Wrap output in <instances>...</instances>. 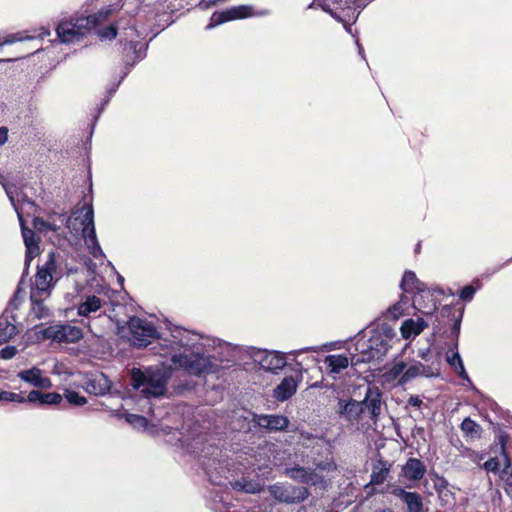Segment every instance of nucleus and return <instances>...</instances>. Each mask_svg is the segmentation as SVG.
Listing matches in <instances>:
<instances>
[{
  "instance_id": "f257e3e1",
  "label": "nucleus",
  "mask_w": 512,
  "mask_h": 512,
  "mask_svg": "<svg viewBox=\"0 0 512 512\" xmlns=\"http://www.w3.org/2000/svg\"><path fill=\"white\" fill-rule=\"evenodd\" d=\"M208 335L175 326L170 337L160 339L161 354L170 357L171 362L190 375L205 378L218 371V365L205 355Z\"/></svg>"
},
{
  "instance_id": "f03ea898",
  "label": "nucleus",
  "mask_w": 512,
  "mask_h": 512,
  "mask_svg": "<svg viewBox=\"0 0 512 512\" xmlns=\"http://www.w3.org/2000/svg\"><path fill=\"white\" fill-rule=\"evenodd\" d=\"M183 444L187 446L189 453L199 458L200 464L207 474L211 483L217 487L209 492L210 509L214 512H231L229 493L221 488V475L225 472L226 465L221 459L222 450L211 443H208L207 433H194L184 436Z\"/></svg>"
},
{
  "instance_id": "7ed1b4c3",
  "label": "nucleus",
  "mask_w": 512,
  "mask_h": 512,
  "mask_svg": "<svg viewBox=\"0 0 512 512\" xmlns=\"http://www.w3.org/2000/svg\"><path fill=\"white\" fill-rule=\"evenodd\" d=\"M49 224L50 231L59 232L65 227L71 234L81 235L88 252L94 258L105 257L96 235L92 203L76 207L70 216L66 213L53 212L49 215Z\"/></svg>"
},
{
  "instance_id": "20e7f679",
  "label": "nucleus",
  "mask_w": 512,
  "mask_h": 512,
  "mask_svg": "<svg viewBox=\"0 0 512 512\" xmlns=\"http://www.w3.org/2000/svg\"><path fill=\"white\" fill-rule=\"evenodd\" d=\"M112 11L113 9L109 6L92 15H74L61 19L56 27L60 42L66 44L80 42L100 22L105 21Z\"/></svg>"
},
{
  "instance_id": "39448f33",
  "label": "nucleus",
  "mask_w": 512,
  "mask_h": 512,
  "mask_svg": "<svg viewBox=\"0 0 512 512\" xmlns=\"http://www.w3.org/2000/svg\"><path fill=\"white\" fill-rule=\"evenodd\" d=\"M170 372L162 367L150 366L145 369L132 368L130 385L144 398H159L166 394Z\"/></svg>"
},
{
  "instance_id": "423d86ee",
  "label": "nucleus",
  "mask_w": 512,
  "mask_h": 512,
  "mask_svg": "<svg viewBox=\"0 0 512 512\" xmlns=\"http://www.w3.org/2000/svg\"><path fill=\"white\" fill-rule=\"evenodd\" d=\"M77 268L68 267L64 261L63 255L55 251H50L43 265H38L35 275V283L31 288L33 297L38 295H50L54 284L66 273L73 274Z\"/></svg>"
},
{
  "instance_id": "0eeeda50",
  "label": "nucleus",
  "mask_w": 512,
  "mask_h": 512,
  "mask_svg": "<svg viewBox=\"0 0 512 512\" xmlns=\"http://www.w3.org/2000/svg\"><path fill=\"white\" fill-rule=\"evenodd\" d=\"M400 288L407 293H416L413 298V305L424 315H432L438 309V301L434 298V293H438L439 295L444 294L442 288H428L411 270L404 272L400 282Z\"/></svg>"
},
{
  "instance_id": "6e6552de",
  "label": "nucleus",
  "mask_w": 512,
  "mask_h": 512,
  "mask_svg": "<svg viewBox=\"0 0 512 512\" xmlns=\"http://www.w3.org/2000/svg\"><path fill=\"white\" fill-rule=\"evenodd\" d=\"M6 194L18 216V220L21 227V233L23 237V241L26 247L25 252V271H28V267L31 261L40 254V246H39V238L36 237L35 232L27 228L24 224L23 220V209L25 206L32 208L34 207V202L27 198V196H21V204L19 203V199H15L14 194L11 189L4 186Z\"/></svg>"
},
{
  "instance_id": "1a4fd4ad",
  "label": "nucleus",
  "mask_w": 512,
  "mask_h": 512,
  "mask_svg": "<svg viewBox=\"0 0 512 512\" xmlns=\"http://www.w3.org/2000/svg\"><path fill=\"white\" fill-rule=\"evenodd\" d=\"M127 325L130 333L129 340L135 347H146L151 344L153 340L159 339V333L156 327L147 319L133 316L128 320Z\"/></svg>"
},
{
  "instance_id": "9d476101",
  "label": "nucleus",
  "mask_w": 512,
  "mask_h": 512,
  "mask_svg": "<svg viewBox=\"0 0 512 512\" xmlns=\"http://www.w3.org/2000/svg\"><path fill=\"white\" fill-rule=\"evenodd\" d=\"M368 333L370 334L368 340L374 351V355H371V357H375L376 361L382 360L392 347V341L395 337L394 329L387 323H379ZM367 357H370V355L368 354Z\"/></svg>"
},
{
  "instance_id": "9b49d317",
  "label": "nucleus",
  "mask_w": 512,
  "mask_h": 512,
  "mask_svg": "<svg viewBox=\"0 0 512 512\" xmlns=\"http://www.w3.org/2000/svg\"><path fill=\"white\" fill-rule=\"evenodd\" d=\"M269 14L270 11L268 9L255 11L250 5H240L222 12H214L210 18V23L206 26V29H212L231 20L244 19L249 17H263Z\"/></svg>"
},
{
  "instance_id": "f8f14e48",
  "label": "nucleus",
  "mask_w": 512,
  "mask_h": 512,
  "mask_svg": "<svg viewBox=\"0 0 512 512\" xmlns=\"http://www.w3.org/2000/svg\"><path fill=\"white\" fill-rule=\"evenodd\" d=\"M249 355L262 370L273 374H277L287 364L285 354L279 351L251 347Z\"/></svg>"
},
{
  "instance_id": "ddd939ff",
  "label": "nucleus",
  "mask_w": 512,
  "mask_h": 512,
  "mask_svg": "<svg viewBox=\"0 0 512 512\" xmlns=\"http://www.w3.org/2000/svg\"><path fill=\"white\" fill-rule=\"evenodd\" d=\"M271 496L280 503L299 504L305 501L310 492L305 486H295L290 483H276L269 487Z\"/></svg>"
},
{
  "instance_id": "4468645a",
  "label": "nucleus",
  "mask_w": 512,
  "mask_h": 512,
  "mask_svg": "<svg viewBox=\"0 0 512 512\" xmlns=\"http://www.w3.org/2000/svg\"><path fill=\"white\" fill-rule=\"evenodd\" d=\"M239 346L208 336L205 344V355L209 356L218 366L219 362H231L235 359Z\"/></svg>"
},
{
  "instance_id": "2eb2a0df",
  "label": "nucleus",
  "mask_w": 512,
  "mask_h": 512,
  "mask_svg": "<svg viewBox=\"0 0 512 512\" xmlns=\"http://www.w3.org/2000/svg\"><path fill=\"white\" fill-rule=\"evenodd\" d=\"M43 335L54 341L74 343L83 336L82 330L70 324H54L44 329Z\"/></svg>"
},
{
  "instance_id": "dca6fc26",
  "label": "nucleus",
  "mask_w": 512,
  "mask_h": 512,
  "mask_svg": "<svg viewBox=\"0 0 512 512\" xmlns=\"http://www.w3.org/2000/svg\"><path fill=\"white\" fill-rule=\"evenodd\" d=\"M285 475L294 481L306 485H318L324 481V477L312 468H305L300 465L285 468Z\"/></svg>"
},
{
  "instance_id": "f3484780",
  "label": "nucleus",
  "mask_w": 512,
  "mask_h": 512,
  "mask_svg": "<svg viewBox=\"0 0 512 512\" xmlns=\"http://www.w3.org/2000/svg\"><path fill=\"white\" fill-rule=\"evenodd\" d=\"M355 353H352V366H357L360 363H368L376 361L375 357H367L368 354L374 355L372 345L366 338V334L359 332L355 338Z\"/></svg>"
},
{
  "instance_id": "a211bd4d",
  "label": "nucleus",
  "mask_w": 512,
  "mask_h": 512,
  "mask_svg": "<svg viewBox=\"0 0 512 512\" xmlns=\"http://www.w3.org/2000/svg\"><path fill=\"white\" fill-rule=\"evenodd\" d=\"M361 402L364 412L368 411L372 420L376 421L381 414L382 392L377 386H368Z\"/></svg>"
},
{
  "instance_id": "6ab92c4d",
  "label": "nucleus",
  "mask_w": 512,
  "mask_h": 512,
  "mask_svg": "<svg viewBox=\"0 0 512 512\" xmlns=\"http://www.w3.org/2000/svg\"><path fill=\"white\" fill-rule=\"evenodd\" d=\"M323 361L326 374L336 380L349 365L352 366V353H350V357L344 354H330Z\"/></svg>"
},
{
  "instance_id": "aec40b11",
  "label": "nucleus",
  "mask_w": 512,
  "mask_h": 512,
  "mask_svg": "<svg viewBox=\"0 0 512 512\" xmlns=\"http://www.w3.org/2000/svg\"><path fill=\"white\" fill-rule=\"evenodd\" d=\"M437 375L438 372L435 371L431 366L422 364L418 361H414L410 366L406 367L405 372L398 380V384L404 385L411 382L418 376L434 377Z\"/></svg>"
},
{
  "instance_id": "412c9836",
  "label": "nucleus",
  "mask_w": 512,
  "mask_h": 512,
  "mask_svg": "<svg viewBox=\"0 0 512 512\" xmlns=\"http://www.w3.org/2000/svg\"><path fill=\"white\" fill-rule=\"evenodd\" d=\"M87 393L96 396H103L111 389V381L103 373H95L88 377L84 384Z\"/></svg>"
},
{
  "instance_id": "4be33fe9",
  "label": "nucleus",
  "mask_w": 512,
  "mask_h": 512,
  "mask_svg": "<svg viewBox=\"0 0 512 512\" xmlns=\"http://www.w3.org/2000/svg\"><path fill=\"white\" fill-rule=\"evenodd\" d=\"M338 413L340 417L344 418L347 422L354 423L357 422L361 414L364 413V408L360 401L354 399H349L347 401L339 399Z\"/></svg>"
},
{
  "instance_id": "5701e85b",
  "label": "nucleus",
  "mask_w": 512,
  "mask_h": 512,
  "mask_svg": "<svg viewBox=\"0 0 512 512\" xmlns=\"http://www.w3.org/2000/svg\"><path fill=\"white\" fill-rule=\"evenodd\" d=\"M254 422L268 431H284L289 425V419L282 415H254Z\"/></svg>"
},
{
  "instance_id": "b1692460",
  "label": "nucleus",
  "mask_w": 512,
  "mask_h": 512,
  "mask_svg": "<svg viewBox=\"0 0 512 512\" xmlns=\"http://www.w3.org/2000/svg\"><path fill=\"white\" fill-rule=\"evenodd\" d=\"M392 494L406 505L407 512H423L422 497L418 493L398 487L393 490Z\"/></svg>"
},
{
  "instance_id": "393cba45",
  "label": "nucleus",
  "mask_w": 512,
  "mask_h": 512,
  "mask_svg": "<svg viewBox=\"0 0 512 512\" xmlns=\"http://www.w3.org/2000/svg\"><path fill=\"white\" fill-rule=\"evenodd\" d=\"M147 44L130 40L124 45V62L129 68L146 56Z\"/></svg>"
},
{
  "instance_id": "a878e982",
  "label": "nucleus",
  "mask_w": 512,
  "mask_h": 512,
  "mask_svg": "<svg viewBox=\"0 0 512 512\" xmlns=\"http://www.w3.org/2000/svg\"><path fill=\"white\" fill-rule=\"evenodd\" d=\"M17 376L22 381L36 388H50L52 386L51 380L48 377H44L42 375V370L37 367L22 370Z\"/></svg>"
},
{
  "instance_id": "bb28decb",
  "label": "nucleus",
  "mask_w": 512,
  "mask_h": 512,
  "mask_svg": "<svg viewBox=\"0 0 512 512\" xmlns=\"http://www.w3.org/2000/svg\"><path fill=\"white\" fill-rule=\"evenodd\" d=\"M426 473V466L417 458H409L402 466L401 474L409 481H419Z\"/></svg>"
},
{
  "instance_id": "cd10ccee",
  "label": "nucleus",
  "mask_w": 512,
  "mask_h": 512,
  "mask_svg": "<svg viewBox=\"0 0 512 512\" xmlns=\"http://www.w3.org/2000/svg\"><path fill=\"white\" fill-rule=\"evenodd\" d=\"M297 382L293 376H287L274 388L273 397L280 402L291 398L297 391Z\"/></svg>"
},
{
  "instance_id": "c85d7f7f",
  "label": "nucleus",
  "mask_w": 512,
  "mask_h": 512,
  "mask_svg": "<svg viewBox=\"0 0 512 512\" xmlns=\"http://www.w3.org/2000/svg\"><path fill=\"white\" fill-rule=\"evenodd\" d=\"M427 327L428 323L423 318H410L403 321L400 332L404 339L410 340L418 336Z\"/></svg>"
},
{
  "instance_id": "c756f323",
  "label": "nucleus",
  "mask_w": 512,
  "mask_h": 512,
  "mask_svg": "<svg viewBox=\"0 0 512 512\" xmlns=\"http://www.w3.org/2000/svg\"><path fill=\"white\" fill-rule=\"evenodd\" d=\"M16 334L15 316L9 315V309H5L0 316V344L8 342Z\"/></svg>"
},
{
  "instance_id": "7c9ffc66",
  "label": "nucleus",
  "mask_w": 512,
  "mask_h": 512,
  "mask_svg": "<svg viewBox=\"0 0 512 512\" xmlns=\"http://www.w3.org/2000/svg\"><path fill=\"white\" fill-rule=\"evenodd\" d=\"M63 397L57 392L43 393L39 390H32L28 393L26 401L29 403H38L39 405H58Z\"/></svg>"
},
{
  "instance_id": "2f4dec72",
  "label": "nucleus",
  "mask_w": 512,
  "mask_h": 512,
  "mask_svg": "<svg viewBox=\"0 0 512 512\" xmlns=\"http://www.w3.org/2000/svg\"><path fill=\"white\" fill-rule=\"evenodd\" d=\"M501 453L504 459V467L501 469L499 477L501 481L504 483V491L506 495L512 498V470H511V461L509 456L505 451L504 445L501 446Z\"/></svg>"
},
{
  "instance_id": "473e14b6",
  "label": "nucleus",
  "mask_w": 512,
  "mask_h": 512,
  "mask_svg": "<svg viewBox=\"0 0 512 512\" xmlns=\"http://www.w3.org/2000/svg\"><path fill=\"white\" fill-rule=\"evenodd\" d=\"M101 309V300L95 295L88 296L86 300L79 304L78 314L82 317H92Z\"/></svg>"
},
{
  "instance_id": "72a5a7b5",
  "label": "nucleus",
  "mask_w": 512,
  "mask_h": 512,
  "mask_svg": "<svg viewBox=\"0 0 512 512\" xmlns=\"http://www.w3.org/2000/svg\"><path fill=\"white\" fill-rule=\"evenodd\" d=\"M50 295H38L33 297V293H30L31 299V313L37 319H45L50 315L49 308L45 305L44 300Z\"/></svg>"
},
{
  "instance_id": "f704fd0d",
  "label": "nucleus",
  "mask_w": 512,
  "mask_h": 512,
  "mask_svg": "<svg viewBox=\"0 0 512 512\" xmlns=\"http://www.w3.org/2000/svg\"><path fill=\"white\" fill-rule=\"evenodd\" d=\"M28 274V271H25L23 272L22 274V277L17 285V289L16 291L14 292V295L13 297L10 299L9 303H8V306L6 309H9V315H14V311L18 309L19 305L21 304V302L23 301V298H24V286L26 285L25 283V276Z\"/></svg>"
},
{
  "instance_id": "c9c22d12",
  "label": "nucleus",
  "mask_w": 512,
  "mask_h": 512,
  "mask_svg": "<svg viewBox=\"0 0 512 512\" xmlns=\"http://www.w3.org/2000/svg\"><path fill=\"white\" fill-rule=\"evenodd\" d=\"M410 303V298L406 295H402L400 300L390 306L387 310L386 317L391 320H397L400 316H402L405 310L408 308Z\"/></svg>"
},
{
  "instance_id": "e433bc0d",
  "label": "nucleus",
  "mask_w": 512,
  "mask_h": 512,
  "mask_svg": "<svg viewBox=\"0 0 512 512\" xmlns=\"http://www.w3.org/2000/svg\"><path fill=\"white\" fill-rule=\"evenodd\" d=\"M232 488L239 492H245V493H251L255 494L258 493L261 489L260 484L258 482L248 480L246 478H241L239 480H235L233 482H230Z\"/></svg>"
},
{
  "instance_id": "4c0bfd02",
  "label": "nucleus",
  "mask_w": 512,
  "mask_h": 512,
  "mask_svg": "<svg viewBox=\"0 0 512 512\" xmlns=\"http://www.w3.org/2000/svg\"><path fill=\"white\" fill-rule=\"evenodd\" d=\"M442 314L444 316H450L452 314L454 322H453V325L451 328V336L457 340L459 333H460L463 311H458V313L456 315V313H455V311H453L452 307L445 306L442 309Z\"/></svg>"
},
{
  "instance_id": "58836bf2",
  "label": "nucleus",
  "mask_w": 512,
  "mask_h": 512,
  "mask_svg": "<svg viewBox=\"0 0 512 512\" xmlns=\"http://www.w3.org/2000/svg\"><path fill=\"white\" fill-rule=\"evenodd\" d=\"M389 473V468L386 467L385 463L379 461L377 465L374 466L372 474H371V483L379 485L384 483Z\"/></svg>"
},
{
  "instance_id": "ea45409f",
  "label": "nucleus",
  "mask_w": 512,
  "mask_h": 512,
  "mask_svg": "<svg viewBox=\"0 0 512 512\" xmlns=\"http://www.w3.org/2000/svg\"><path fill=\"white\" fill-rule=\"evenodd\" d=\"M460 428L466 436L472 438L479 437L481 433V426L470 417H467L462 421Z\"/></svg>"
},
{
  "instance_id": "a19ab883",
  "label": "nucleus",
  "mask_w": 512,
  "mask_h": 512,
  "mask_svg": "<svg viewBox=\"0 0 512 512\" xmlns=\"http://www.w3.org/2000/svg\"><path fill=\"white\" fill-rule=\"evenodd\" d=\"M481 282L479 279H475L472 284L464 286L460 292L459 297L461 300L469 302L473 299L475 293L481 288Z\"/></svg>"
},
{
  "instance_id": "79ce46f5",
  "label": "nucleus",
  "mask_w": 512,
  "mask_h": 512,
  "mask_svg": "<svg viewBox=\"0 0 512 512\" xmlns=\"http://www.w3.org/2000/svg\"><path fill=\"white\" fill-rule=\"evenodd\" d=\"M64 396L68 403L74 406H83L87 403L86 398L74 390H66Z\"/></svg>"
},
{
  "instance_id": "37998d69",
  "label": "nucleus",
  "mask_w": 512,
  "mask_h": 512,
  "mask_svg": "<svg viewBox=\"0 0 512 512\" xmlns=\"http://www.w3.org/2000/svg\"><path fill=\"white\" fill-rule=\"evenodd\" d=\"M35 36L24 35L22 32L10 34L6 36L3 41H0V47L3 45L13 44L18 41L32 40Z\"/></svg>"
},
{
  "instance_id": "c03bdc74",
  "label": "nucleus",
  "mask_w": 512,
  "mask_h": 512,
  "mask_svg": "<svg viewBox=\"0 0 512 512\" xmlns=\"http://www.w3.org/2000/svg\"><path fill=\"white\" fill-rule=\"evenodd\" d=\"M330 348H331V344L326 343V344H323L322 346H307V347H304L301 349L293 350V351H290L288 354L292 355L294 357H298L303 353L319 352L324 349H330Z\"/></svg>"
},
{
  "instance_id": "a18cd8bd",
  "label": "nucleus",
  "mask_w": 512,
  "mask_h": 512,
  "mask_svg": "<svg viewBox=\"0 0 512 512\" xmlns=\"http://www.w3.org/2000/svg\"><path fill=\"white\" fill-rule=\"evenodd\" d=\"M0 395H1L0 396L1 401H4V402H17V403L26 402V398L23 397L20 393H14V392H8V391L2 390V393Z\"/></svg>"
},
{
  "instance_id": "49530a36",
  "label": "nucleus",
  "mask_w": 512,
  "mask_h": 512,
  "mask_svg": "<svg viewBox=\"0 0 512 512\" xmlns=\"http://www.w3.org/2000/svg\"><path fill=\"white\" fill-rule=\"evenodd\" d=\"M500 466V460L497 457H492L483 463L482 468L488 472L500 473Z\"/></svg>"
},
{
  "instance_id": "de8ad7c7",
  "label": "nucleus",
  "mask_w": 512,
  "mask_h": 512,
  "mask_svg": "<svg viewBox=\"0 0 512 512\" xmlns=\"http://www.w3.org/2000/svg\"><path fill=\"white\" fill-rule=\"evenodd\" d=\"M127 421L133 425L135 428H143L147 427V419L144 416L136 415V414H128Z\"/></svg>"
},
{
  "instance_id": "09e8293b",
  "label": "nucleus",
  "mask_w": 512,
  "mask_h": 512,
  "mask_svg": "<svg viewBox=\"0 0 512 512\" xmlns=\"http://www.w3.org/2000/svg\"><path fill=\"white\" fill-rule=\"evenodd\" d=\"M407 364L404 361H398L393 364V366L389 370V375L392 378H400L405 372Z\"/></svg>"
},
{
  "instance_id": "8fccbe9b",
  "label": "nucleus",
  "mask_w": 512,
  "mask_h": 512,
  "mask_svg": "<svg viewBox=\"0 0 512 512\" xmlns=\"http://www.w3.org/2000/svg\"><path fill=\"white\" fill-rule=\"evenodd\" d=\"M98 35L102 39L112 40L117 36V28L114 25H110L98 32Z\"/></svg>"
},
{
  "instance_id": "3c124183",
  "label": "nucleus",
  "mask_w": 512,
  "mask_h": 512,
  "mask_svg": "<svg viewBox=\"0 0 512 512\" xmlns=\"http://www.w3.org/2000/svg\"><path fill=\"white\" fill-rule=\"evenodd\" d=\"M17 352L18 350L16 346H6L0 350V358L3 360H10L17 354Z\"/></svg>"
},
{
  "instance_id": "603ef678",
  "label": "nucleus",
  "mask_w": 512,
  "mask_h": 512,
  "mask_svg": "<svg viewBox=\"0 0 512 512\" xmlns=\"http://www.w3.org/2000/svg\"><path fill=\"white\" fill-rule=\"evenodd\" d=\"M438 497L442 502V505H450L454 500V495L450 489L440 491V493H438Z\"/></svg>"
},
{
  "instance_id": "864d4df0",
  "label": "nucleus",
  "mask_w": 512,
  "mask_h": 512,
  "mask_svg": "<svg viewBox=\"0 0 512 512\" xmlns=\"http://www.w3.org/2000/svg\"><path fill=\"white\" fill-rule=\"evenodd\" d=\"M446 361L451 367L454 368L460 361H462V358L457 350L449 351L446 356Z\"/></svg>"
},
{
  "instance_id": "5fc2aeb1",
  "label": "nucleus",
  "mask_w": 512,
  "mask_h": 512,
  "mask_svg": "<svg viewBox=\"0 0 512 512\" xmlns=\"http://www.w3.org/2000/svg\"><path fill=\"white\" fill-rule=\"evenodd\" d=\"M434 488L437 493H440V491L449 489V483L444 477L436 476V479L434 480Z\"/></svg>"
},
{
  "instance_id": "6e6d98bb",
  "label": "nucleus",
  "mask_w": 512,
  "mask_h": 512,
  "mask_svg": "<svg viewBox=\"0 0 512 512\" xmlns=\"http://www.w3.org/2000/svg\"><path fill=\"white\" fill-rule=\"evenodd\" d=\"M34 227L39 231L50 230L49 218L47 220H43L41 218L34 219Z\"/></svg>"
},
{
  "instance_id": "4d7b16f0",
  "label": "nucleus",
  "mask_w": 512,
  "mask_h": 512,
  "mask_svg": "<svg viewBox=\"0 0 512 512\" xmlns=\"http://www.w3.org/2000/svg\"><path fill=\"white\" fill-rule=\"evenodd\" d=\"M418 356L425 361H429L432 356L430 348L419 349Z\"/></svg>"
},
{
  "instance_id": "13d9d810",
  "label": "nucleus",
  "mask_w": 512,
  "mask_h": 512,
  "mask_svg": "<svg viewBox=\"0 0 512 512\" xmlns=\"http://www.w3.org/2000/svg\"><path fill=\"white\" fill-rule=\"evenodd\" d=\"M408 404L413 407H420L422 404V400L419 396H410L408 399Z\"/></svg>"
},
{
  "instance_id": "bf43d9fd",
  "label": "nucleus",
  "mask_w": 512,
  "mask_h": 512,
  "mask_svg": "<svg viewBox=\"0 0 512 512\" xmlns=\"http://www.w3.org/2000/svg\"><path fill=\"white\" fill-rule=\"evenodd\" d=\"M128 72H129V69H128L124 74H123V76L121 77V79L119 80V82H118L115 86H113L111 89H109V91H108V94H109V95H108V97H107V99L105 100V102H104V104H103V105H105V104H107V103L109 102L110 97H111V96H112V94L116 91V89H117L118 85L120 84L121 80H122V79H123V78L128 74Z\"/></svg>"
},
{
  "instance_id": "052dcab7",
  "label": "nucleus",
  "mask_w": 512,
  "mask_h": 512,
  "mask_svg": "<svg viewBox=\"0 0 512 512\" xmlns=\"http://www.w3.org/2000/svg\"><path fill=\"white\" fill-rule=\"evenodd\" d=\"M8 138V130L5 127L0 128V146L3 145Z\"/></svg>"
},
{
  "instance_id": "680f3d73",
  "label": "nucleus",
  "mask_w": 512,
  "mask_h": 512,
  "mask_svg": "<svg viewBox=\"0 0 512 512\" xmlns=\"http://www.w3.org/2000/svg\"><path fill=\"white\" fill-rule=\"evenodd\" d=\"M463 381L472 386V381L468 376L465 368H461L460 374H457Z\"/></svg>"
},
{
  "instance_id": "e2e57ef3",
  "label": "nucleus",
  "mask_w": 512,
  "mask_h": 512,
  "mask_svg": "<svg viewBox=\"0 0 512 512\" xmlns=\"http://www.w3.org/2000/svg\"><path fill=\"white\" fill-rule=\"evenodd\" d=\"M356 19H357V16H353L351 22L345 21V23H343L345 30L350 34L352 33L351 25L356 22Z\"/></svg>"
},
{
  "instance_id": "0e129e2a",
  "label": "nucleus",
  "mask_w": 512,
  "mask_h": 512,
  "mask_svg": "<svg viewBox=\"0 0 512 512\" xmlns=\"http://www.w3.org/2000/svg\"><path fill=\"white\" fill-rule=\"evenodd\" d=\"M330 15H331L335 20H337L338 22H340V23H342V24H343V23H345V21H346V20H345V19H344L340 14H338L337 12H335V11H333V10H332V13H330Z\"/></svg>"
},
{
  "instance_id": "69168bd1",
  "label": "nucleus",
  "mask_w": 512,
  "mask_h": 512,
  "mask_svg": "<svg viewBox=\"0 0 512 512\" xmlns=\"http://www.w3.org/2000/svg\"><path fill=\"white\" fill-rule=\"evenodd\" d=\"M318 7H320L323 11H325L328 14L332 13V9L326 3H318Z\"/></svg>"
},
{
  "instance_id": "338daca9",
  "label": "nucleus",
  "mask_w": 512,
  "mask_h": 512,
  "mask_svg": "<svg viewBox=\"0 0 512 512\" xmlns=\"http://www.w3.org/2000/svg\"><path fill=\"white\" fill-rule=\"evenodd\" d=\"M461 368H465L464 367V364H463V361H460L457 366L454 367L455 371L457 374H460V371H461Z\"/></svg>"
},
{
  "instance_id": "774afa93",
  "label": "nucleus",
  "mask_w": 512,
  "mask_h": 512,
  "mask_svg": "<svg viewBox=\"0 0 512 512\" xmlns=\"http://www.w3.org/2000/svg\"><path fill=\"white\" fill-rule=\"evenodd\" d=\"M42 33L39 35L40 38H44L45 36H49L50 35V32L49 30L45 29V28H42Z\"/></svg>"
}]
</instances>
